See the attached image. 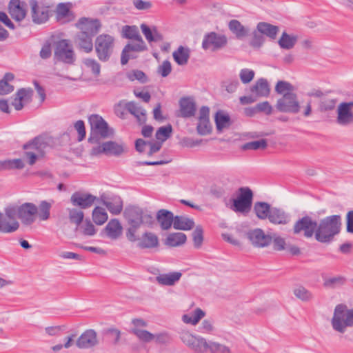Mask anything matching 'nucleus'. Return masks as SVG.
Segmentation results:
<instances>
[{
    "label": "nucleus",
    "instance_id": "58836bf2",
    "mask_svg": "<svg viewBox=\"0 0 353 353\" xmlns=\"http://www.w3.org/2000/svg\"><path fill=\"white\" fill-rule=\"evenodd\" d=\"M187 240L186 235L182 232H176L170 234L165 239V245L170 247L180 246L185 243Z\"/></svg>",
    "mask_w": 353,
    "mask_h": 353
},
{
    "label": "nucleus",
    "instance_id": "13d9d810",
    "mask_svg": "<svg viewBox=\"0 0 353 353\" xmlns=\"http://www.w3.org/2000/svg\"><path fill=\"white\" fill-rule=\"evenodd\" d=\"M70 5L69 3H59L57 6L56 13L58 19H65L70 16L71 14Z\"/></svg>",
    "mask_w": 353,
    "mask_h": 353
},
{
    "label": "nucleus",
    "instance_id": "9b49d317",
    "mask_svg": "<svg viewBox=\"0 0 353 353\" xmlns=\"http://www.w3.org/2000/svg\"><path fill=\"white\" fill-rule=\"evenodd\" d=\"M123 152L124 148L122 144H119L113 141H109L103 143L101 145L93 147L90 151V154L97 156L104 154L107 156L119 157Z\"/></svg>",
    "mask_w": 353,
    "mask_h": 353
},
{
    "label": "nucleus",
    "instance_id": "aec40b11",
    "mask_svg": "<svg viewBox=\"0 0 353 353\" xmlns=\"http://www.w3.org/2000/svg\"><path fill=\"white\" fill-rule=\"evenodd\" d=\"M180 339L188 347L195 351L201 352L202 345H206L207 341L201 337H196L189 332L184 331L180 334Z\"/></svg>",
    "mask_w": 353,
    "mask_h": 353
},
{
    "label": "nucleus",
    "instance_id": "e433bc0d",
    "mask_svg": "<svg viewBox=\"0 0 353 353\" xmlns=\"http://www.w3.org/2000/svg\"><path fill=\"white\" fill-rule=\"evenodd\" d=\"M205 315L201 308H196L192 314H185L182 316V320L185 323L196 325Z\"/></svg>",
    "mask_w": 353,
    "mask_h": 353
},
{
    "label": "nucleus",
    "instance_id": "5701e85b",
    "mask_svg": "<svg viewBox=\"0 0 353 353\" xmlns=\"http://www.w3.org/2000/svg\"><path fill=\"white\" fill-rule=\"evenodd\" d=\"M202 48L204 50L216 51L221 48V35L214 32L205 34L202 41Z\"/></svg>",
    "mask_w": 353,
    "mask_h": 353
},
{
    "label": "nucleus",
    "instance_id": "4d7b16f0",
    "mask_svg": "<svg viewBox=\"0 0 353 353\" xmlns=\"http://www.w3.org/2000/svg\"><path fill=\"white\" fill-rule=\"evenodd\" d=\"M172 132V128L170 124H168L165 126L160 127L156 132V139L158 140H161V141H165L171 136Z\"/></svg>",
    "mask_w": 353,
    "mask_h": 353
},
{
    "label": "nucleus",
    "instance_id": "864d4df0",
    "mask_svg": "<svg viewBox=\"0 0 353 353\" xmlns=\"http://www.w3.org/2000/svg\"><path fill=\"white\" fill-rule=\"evenodd\" d=\"M294 294L296 298L303 301H308L312 298V293L302 285L294 288Z\"/></svg>",
    "mask_w": 353,
    "mask_h": 353
},
{
    "label": "nucleus",
    "instance_id": "7ed1b4c3",
    "mask_svg": "<svg viewBox=\"0 0 353 353\" xmlns=\"http://www.w3.org/2000/svg\"><path fill=\"white\" fill-rule=\"evenodd\" d=\"M123 216L130 225L126 232V237L131 242L137 241L138 239L136 232L143 223H150L152 221V216L145 213L141 208L137 206L126 207L123 212Z\"/></svg>",
    "mask_w": 353,
    "mask_h": 353
},
{
    "label": "nucleus",
    "instance_id": "0e129e2a",
    "mask_svg": "<svg viewBox=\"0 0 353 353\" xmlns=\"http://www.w3.org/2000/svg\"><path fill=\"white\" fill-rule=\"evenodd\" d=\"M265 42V37L259 33L257 30L253 32L252 39L250 41V45L254 48H259Z\"/></svg>",
    "mask_w": 353,
    "mask_h": 353
},
{
    "label": "nucleus",
    "instance_id": "0eeeda50",
    "mask_svg": "<svg viewBox=\"0 0 353 353\" xmlns=\"http://www.w3.org/2000/svg\"><path fill=\"white\" fill-rule=\"evenodd\" d=\"M114 47V39L108 34H101L97 37L94 49L98 59L106 62L110 59Z\"/></svg>",
    "mask_w": 353,
    "mask_h": 353
},
{
    "label": "nucleus",
    "instance_id": "5fc2aeb1",
    "mask_svg": "<svg viewBox=\"0 0 353 353\" xmlns=\"http://www.w3.org/2000/svg\"><path fill=\"white\" fill-rule=\"evenodd\" d=\"M323 286L328 288H335L337 286L343 285L345 282L343 276H338L332 278L324 279Z\"/></svg>",
    "mask_w": 353,
    "mask_h": 353
},
{
    "label": "nucleus",
    "instance_id": "c9c22d12",
    "mask_svg": "<svg viewBox=\"0 0 353 353\" xmlns=\"http://www.w3.org/2000/svg\"><path fill=\"white\" fill-rule=\"evenodd\" d=\"M194 226L192 219L185 216H174V228L181 230H190Z\"/></svg>",
    "mask_w": 353,
    "mask_h": 353
},
{
    "label": "nucleus",
    "instance_id": "de8ad7c7",
    "mask_svg": "<svg viewBox=\"0 0 353 353\" xmlns=\"http://www.w3.org/2000/svg\"><path fill=\"white\" fill-rule=\"evenodd\" d=\"M92 219L97 225H103L108 220V214L105 209L96 207L92 211Z\"/></svg>",
    "mask_w": 353,
    "mask_h": 353
},
{
    "label": "nucleus",
    "instance_id": "79ce46f5",
    "mask_svg": "<svg viewBox=\"0 0 353 353\" xmlns=\"http://www.w3.org/2000/svg\"><path fill=\"white\" fill-rule=\"evenodd\" d=\"M230 30L235 34L237 38L245 37L248 34V30L236 19H232L228 24Z\"/></svg>",
    "mask_w": 353,
    "mask_h": 353
},
{
    "label": "nucleus",
    "instance_id": "f8f14e48",
    "mask_svg": "<svg viewBox=\"0 0 353 353\" xmlns=\"http://www.w3.org/2000/svg\"><path fill=\"white\" fill-rule=\"evenodd\" d=\"M38 208L32 203H24L19 205V219L23 225L31 226L36 221Z\"/></svg>",
    "mask_w": 353,
    "mask_h": 353
},
{
    "label": "nucleus",
    "instance_id": "37998d69",
    "mask_svg": "<svg viewBox=\"0 0 353 353\" xmlns=\"http://www.w3.org/2000/svg\"><path fill=\"white\" fill-rule=\"evenodd\" d=\"M268 147V141L266 139H260L251 142H248L240 146L242 150H264Z\"/></svg>",
    "mask_w": 353,
    "mask_h": 353
},
{
    "label": "nucleus",
    "instance_id": "423d86ee",
    "mask_svg": "<svg viewBox=\"0 0 353 353\" xmlns=\"http://www.w3.org/2000/svg\"><path fill=\"white\" fill-rule=\"evenodd\" d=\"M54 47V59L56 61L72 65L76 61V55L68 39H58L53 43Z\"/></svg>",
    "mask_w": 353,
    "mask_h": 353
},
{
    "label": "nucleus",
    "instance_id": "a211bd4d",
    "mask_svg": "<svg viewBox=\"0 0 353 353\" xmlns=\"http://www.w3.org/2000/svg\"><path fill=\"white\" fill-rule=\"evenodd\" d=\"M97 332L92 329L85 330L78 338L76 345L81 349H87L92 347L98 344Z\"/></svg>",
    "mask_w": 353,
    "mask_h": 353
},
{
    "label": "nucleus",
    "instance_id": "39448f33",
    "mask_svg": "<svg viewBox=\"0 0 353 353\" xmlns=\"http://www.w3.org/2000/svg\"><path fill=\"white\" fill-rule=\"evenodd\" d=\"M91 128V135L88 141L91 143H98L99 138L106 139L111 137L114 131L110 128L108 123L99 114H91L88 118Z\"/></svg>",
    "mask_w": 353,
    "mask_h": 353
},
{
    "label": "nucleus",
    "instance_id": "bb28decb",
    "mask_svg": "<svg viewBox=\"0 0 353 353\" xmlns=\"http://www.w3.org/2000/svg\"><path fill=\"white\" fill-rule=\"evenodd\" d=\"M104 231L110 239L116 240L122 234L123 227L117 219H112L106 225Z\"/></svg>",
    "mask_w": 353,
    "mask_h": 353
},
{
    "label": "nucleus",
    "instance_id": "4be33fe9",
    "mask_svg": "<svg viewBox=\"0 0 353 353\" xmlns=\"http://www.w3.org/2000/svg\"><path fill=\"white\" fill-rule=\"evenodd\" d=\"M26 3L20 0H11L8 5L9 13L12 18L21 21L26 15Z\"/></svg>",
    "mask_w": 353,
    "mask_h": 353
},
{
    "label": "nucleus",
    "instance_id": "69168bd1",
    "mask_svg": "<svg viewBox=\"0 0 353 353\" xmlns=\"http://www.w3.org/2000/svg\"><path fill=\"white\" fill-rule=\"evenodd\" d=\"M255 75L254 70L244 68L240 71L239 77L243 83L247 84L252 81Z\"/></svg>",
    "mask_w": 353,
    "mask_h": 353
},
{
    "label": "nucleus",
    "instance_id": "2eb2a0df",
    "mask_svg": "<svg viewBox=\"0 0 353 353\" xmlns=\"http://www.w3.org/2000/svg\"><path fill=\"white\" fill-rule=\"evenodd\" d=\"M135 41H137V43H128L123 48L121 56V63L122 65L127 64L130 59L137 58V56L134 55L132 52H139L147 50V46L142 38L141 40Z\"/></svg>",
    "mask_w": 353,
    "mask_h": 353
},
{
    "label": "nucleus",
    "instance_id": "c85d7f7f",
    "mask_svg": "<svg viewBox=\"0 0 353 353\" xmlns=\"http://www.w3.org/2000/svg\"><path fill=\"white\" fill-rule=\"evenodd\" d=\"M138 247L141 249H151L158 247V236L152 232H145L141 238H138Z\"/></svg>",
    "mask_w": 353,
    "mask_h": 353
},
{
    "label": "nucleus",
    "instance_id": "f704fd0d",
    "mask_svg": "<svg viewBox=\"0 0 353 353\" xmlns=\"http://www.w3.org/2000/svg\"><path fill=\"white\" fill-rule=\"evenodd\" d=\"M141 29L145 39L149 43L152 41H161L163 40V35L157 30V28L155 26L151 29L146 24L142 23L141 25Z\"/></svg>",
    "mask_w": 353,
    "mask_h": 353
},
{
    "label": "nucleus",
    "instance_id": "b1692460",
    "mask_svg": "<svg viewBox=\"0 0 353 353\" xmlns=\"http://www.w3.org/2000/svg\"><path fill=\"white\" fill-rule=\"evenodd\" d=\"M347 310V306L343 304H339L336 306L334 316L332 320L333 328L341 333L344 332L343 317L345 312Z\"/></svg>",
    "mask_w": 353,
    "mask_h": 353
},
{
    "label": "nucleus",
    "instance_id": "72a5a7b5",
    "mask_svg": "<svg viewBox=\"0 0 353 353\" xmlns=\"http://www.w3.org/2000/svg\"><path fill=\"white\" fill-rule=\"evenodd\" d=\"M174 61L179 65H185L188 63L190 57V50L188 47L180 46L172 53Z\"/></svg>",
    "mask_w": 353,
    "mask_h": 353
},
{
    "label": "nucleus",
    "instance_id": "a878e982",
    "mask_svg": "<svg viewBox=\"0 0 353 353\" xmlns=\"http://www.w3.org/2000/svg\"><path fill=\"white\" fill-rule=\"evenodd\" d=\"M125 109L132 114L137 120L139 125L145 124L147 120L146 111L134 101L128 102Z\"/></svg>",
    "mask_w": 353,
    "mask_h": 353
},
{
    "label": "nucleus",
    "instance_id": "ddd939ff",
    "mask_svg": "<svg viewBox=\"0 0 353 353\" xmlns=\"http://www.w3.org/2000/svg\"><path fill=\"white\" fill-rule=\"evenodd\" d=\"M31 17L36 24H42L48 21L50 16V6L39 5L37 0H30Z\"/></svg>",
    "mask_w": 353,
    "mask_h": 353
},
{
    "label": "nucleus",
    "instance_id": "bf43d9fd",
    "mask_svg": "<svg viewBox=\"0 0 353 353\" xmlns=\"http://www.w3.org/2000/svg\"><path fill=\"white\" fill-rule=\"evenodd\" d=\"M5 219L8 222H12L16 220V216L19 218V205H10L5 208L3 214Z\"/></svg>",
    "mask_w": 353,
    "mask_h": 353
},
{
    "label": "nucleus",
    "instance_id": "09e8293b",
    "mask_svg": "<svg viewBox=\"0 0 353 353\" xmlns=\"http://www.w3.org/2000/svg\"><path fill=\"white\" fill-rule=\"evenodd\" d=\"M52 204L46 201H42L38 208L37 215L41 221H46L50 216Z\"/></svg>",
    "mask_w": 353,
    "mask_h": 353
},
{
    "label": "nucleus",
    "instance_id": "4468645a",
    "mask_svg": "<svg viewBox=\"0 0 353 353\" xmlns=\"http://www.w3.org/2000/svg\"><path fill=\"white\" fill-rule=\"evenodd\" d=\"M245 236L250 243L255 248H265L271 244L272 237L265 234L264 231L260 228H255L248 230Z\"/></svg>",
    "mask_w": 353,
    "mask_h": 353
},
{
    "label": "nucleus",
    "instance_id": "cd10ccee",
    "mask_svg": "<svg viewBox=\"0 0 353 353\" xmlns=\"http://www.w3.org/2000/svg\"><path fill=\"white\" fill-rule=\"evenodd\" d=\"M101 201L111 214L117 215L121 212L123 210V201L119 196H114L108 199L104 196H101Z\"/></svg>",
    "mask_w": 353,
    "mask_h": 353
},
{
    "label": "nucleus",
    "instance_id": "3c124183",
    "mask_svg": "<svg viewBox=\"0 0 353 353\" xmlns=\"http://www.w3.org/2000/svg\"><path fill=\"white\" fill-rule=\"evenodd\" d=\"M336 102V99L322 98L319 102V109L321 112L333 110Z\"/></svg>",
    "mask_w": 353,
    "mask_h": 353
},
{
    "label": "nucleus",
    "instance_id": "4c0bfd02",
    "mask_svg": "<svg viewBox=\"0 0 353 353\" xmlns=\"http://www.w3.org/2000/svg\"><path fill=\"white\" fill-rule=\"evenodd\" d=\"M271 208L270 204L266 202L258 201L254 203L253 210L259 219L264 220L268 217Z\"/></svg>",
    "mask_w": 353,
    "mask_h": 353
},
{
    "label": "nucleus",
    "instance_id": "8fccbe9b",
    "mask_svg": "<svg viewBox=\"0 0 353 353\" xmlns=\"http://www.w3.org/2000/svg\"><path fill=\"white\" fill-rule=\"evenodd\" d=\"M131 332L133 333L140 341L145 343L151 342L156 338L155 334L142 329L132 328Z\"/></svg>",
    "mask_w": 353,
    "mask_h": 353
},
{
    "label": "nucleus",
    "instance_id": "9d476101",
    "mask_svg": "<svg viewBox=\"0 0 353 353\" xmlns=\"http://www.w3.org/2000/svg\"><path fill=\"white\" fill-rule=\"evenodd\" d=\"M300 105L297 96L292 92H285L278 99L276 108L281 112L296 114L300 110Z\"/></svg>",
    "mask_w": 353,
    "mask_h": 353
},
{
    "label": "nucleus",
    "instance_id": "dca6fc26",
    "mask_svg": "<svg viewBox=\"0 0 353 353\" xmlns=\"http://www.w3.org/2000/svg\"><path fill=\"white\" fill-rule=\"evenodd\" d=\"M353 101L342 102L337 109L336 122L341 125H347L353 122Z\"/></svg>",
    "mask_w": 353,
    "mask_h": 353
},
{
    "label": "nucleus",
    "instance_id": "c756f323",
    "mask_svg": "<svg viewBox=\"0 0 353 353\" xmlns=\"http://www.w3.org/2000/svg\"><path fill=\"white\" fill-rule=\"evenodd\" d=\"M256 30L263 37L266 36L270 39L274 40L279 32V28L268 22H259L256 26Z\"/></svg>",
    "mask_w": 353,
    "mask_h": 353
},
{
    "label": "nucleus",
    "instance_id": "f3484780",
    "mask_svg": "<svg viewBox=\"0 0 353 353\" xmlns=\"http://www.w3.org/2000/svg\"><path fill=\"white\" fill-rule=\"evenodd\" d=\"M32 94L33 90L31 88H20L13 95L11 104L16 110H21L23 109L24 104L32 101Z\"/></svg>",
    "mask_w": 353,
    "mask_h": 353
},
{
    "label": "nucleus",
    "instance_id": "ea45409f",
    "mask_svg": "<svg viewBox=\"0 0 353 353\" xmlns=\"http://www.w3.org/2000/svg\"><path fill=\"white\" fill-rule=\"evenodd\" d=\"M19 228V223L17 221L8 222L6 220L3 213L0 212V232L12 233L17 231Z\"/></svg>",
    "mask_w": 353,
    "mask_h": 353
},
{
    "label": "nucleus",
    "instance_id": "f257e3e1",
    "mask_svg": "<svg viewBox=\"0 0 353 353\" xmlns=\"http://www.w3.org/2000/svg\"><path fill=\"white\" fill-rule=\"evenodd\" d=\"M77 26L80 30L74 37L77 48L85 53L91 52L93 50V37L99 33L101 27L100 21L82 17Z\"/></svg>",
    "mask_w": 353,
    "mask_h": 353
},
{
    "label": "nucleus",
    "instance_id": "1a4fd4ad",
    "mask_svg": "<svg viewBox=\"0 0 353 353\" xmlns=\"http://www.w3.org/2000/svg\"><path fill=\"white\" fill-rule=\"evenodd\" d=\"M318 221L310 216L305 214L299 219L293 225L294 234H302L306 239L315 236Z\"/></svg>",
    "mask_w": 353,
    "mask_h": 353
},
{
    "label": "nucleus",
    "instance_id": "f03ea898",
    "mask_svg": "<svg viewBox=\"0 0 353 353\" xmlns=\"http://www.w3.org/2000/svg\"><path fill=\"white\" fill-rule=\"evenodd\" d=\"M341 225L340 215H331L322 219L318 222L315 239L321 243H331L340 233Z\"/></svg>",
    "mask_w": 353,
    "mask_h": 353
},
{
    "label": "nucleus",
    "instance_id": "c03bdc74",
    "mask_svg": "<svg viewBox=\"0 0 353 353\" xmlns=\"http://www.w3.org/2000/svg\"><path fill=\"white\" fill-rule=\"evenodd\" d=\"M296 42V37L289 35L287 32H283L279 40V45L283 49L292 48Z\"/></svg>",
    "mask_w": 353,
    "mask_h": 353
},
{
    "label": "nucleus",
    "instance_id": "49530a36",
    "mask_svg": "<svg viewBox=\"0 0 353 353\" xmlns=\"http://www.w3.org/2000/svg\"><path fill=\"white\" fill-rule=\"evenodd\" d=\"M77 230L81 234L85 236H94L96 234V229L90 219H85L79 226L77 227Z\"/></svg>",
    "mask_w": 353,
    "mask_h": 353
},
{
    "label": "nucleus",
    "instance_id": "338daca9",
    "mask_svg": "<svg viewBox=\"0 0 353 353\" xmlns=\"http://www.w3.org/2000/svg\"><path fill=\"white\" fill-rule=\"evenodd\" d=\"M172 71V65L170 61L165 60L163 63L158 67L157 72L162 77H168Z\"/></svg>",
    "mask_w": 353,
    "mask_h": 353
},
{
    "label": "nucleus",
    "instance_id": "393cba45",
    "mask_svg": "<svg viewBox=\"0 0 353 353\" xmlns=\"http://www.w3.org/2000/svg\"><path fill=\"white\" fill-rule=\"evenodd\" d=\"M250 91L258 97H267L270 92L269 83L266 79L260 78L250 88Z\"/></svg>",
    "mask_w": 353,
    "mask_h": 353
},
{
    "label": "nucleus",
    "instance_id": "e2e57ef3",
    "mask_svg": "<svg viewBox=\"0 0 353 353\" xmlns=\"http://www.w3.org/2000/svg\"><path fill=\"white\" fill-rule=\"evenodd\" d=\"M294 86L289 82L285 81H279L275 86V91L278 94H285V92H292Z\"/></svg>",
    "mask_w": 353,
    "mask_h": 353
},
{
    "label": "nucleus",
    "instance_id": "6e6d98bb",
    "mask_svg": "<svg viewBox=\"0 0 353 353\" xmlns=\"http://www.w3.org/2000/svg\"><path fill=\"white\" fill-rule=\"evenodd\" d=\"M56 41L54 40V37H52L50 39L46 41L44 44L43 45L41 50L39 52V55L41 59H47L50 58L52 55V45L53 43Z\"/></svg>",
    "mask_w": 353,
    "mask_h": 353
},
{
    "label": "nucleus",
    "instance_id": "473e14b6",
    "mask_svg": "<svg viewBox=\"0 0 353 353\" xmlns=\"http://www.w3.org/2000/svg\"><path fill=\"white\" fill-rule=\"evenodd\" d=\"M274 224L285 225L288 223L289 217L288 214L281 209L277 208H272L267 218Z\"/></svg>",
    "mask_w": 353,
    "mask_h": 353
},
{
    "label": "nucleus",
    "instance_id": "2f4dec72",
    "mask_svg": "<svg viewBox=\"0 0 353 353\" xmlns=\"http://www.w3.org/2000/svg\"><path fill=\"white\" fill-rule=\"evenodd\" d=\"M182 274L179 272H172L168 274H161L156 277L157 282L161 285L172 286L178 282Z\"/></svg>",
    "mask_w": 353,
    "mask_h": 353
},
{
    "label": "nucleus",
    "instance_id": "a18cd8bd",
    "mask_svg": "<svg viewBox=\"0 0 353 353\" xmlns=\"http://www.w3.org/2000/svg\"><path fill=\"white\" fill-rule=\"evenodd\" d=\"M68 217L70 223H74L77 227L83 221L84 213L82 210L77 208H68Z\"/></svg>",
    "mask_w": 353,
    "mask_h": 353
},
{
    "label": "nucleus",
    "instance_id": "412c9836",
    "mask_svg": "<svg viewBox=\"0 0 353 353\" xmlns=\"http://www.w3.org/2000/svg\"><path fill=\"white\" fill-rule=\"evenodd\" d=\"M96 197L90 194L76 192L72 194L70 201L73 205L86 209L91 207Z\"/></svg>",
    "mask_w": 353,
    "mask_h": 353
},
{
    "label": "nucleus",
    "instance_id": "6ab92c4d",
    "mask_svg": "<svg viewBox=\"0 0 353 353\" xmlns=\"http://www.w3.org/2000/svg\"><path fill=\"white\" fill-rule=\"evenodd\" d=\"M179 117L183 118H190L195 115L196 105L194 100L192 97H182L179 100Z\"/></svg>",
    "mask_w": 353,
    "mask_h": 353
},
{
    "label": "nucleus",
    "instance_id": "7c9ffc66",
    "mask_svg": "<svg viewBox=\"0 0 353 353\" xmlns=\"http://www.w3.org/2000/svg\"><path fill=\"white\" fill-rule=\"evenodd\" d=\"M157 219L162 230H168L174 223L173 213L164 209L159 210Z\"/></svg>",
    "mask_w": 353,
    "mask_h": 353
},
{
    "label": "nucleus",
    "instance_id": "052dcab7",
    "mask_svg": "<svg viewBox=\"0 0 353 353\" xmlns=\"http://www.w3.org/2000/svg\"><path fill=\"white\" fill-rule=\"evenodd\" d=\"M127 77L131 81L138 80L142 83H146L148 81V77L145 74L139 70H133L128 72L127 74Z\"/></svg>",
    "mask_w": 353,
    "mask_h": 353
},
{
    "label": "nucleus",
    "instance_id": "680f3d73",
    "mask_svg": "<svg viewBox=\"0 0 353 353\" xmlns=\"http://www.w3.org/2000/svg\"><path fill=\"white\" fill-rule=\"evenodd\" d=\"M197 132L201 135H206L210 133L212 127L209 119L199 120L196 126Z\"/></svg>",
    "mask_w": 353,
    "mask_h": 353
},
{
    "label": "nucleus",
    "instance_id": "603ef678",
    "mask_svg": "<svg viewBox=\"0 0 353 353\" xmlns=\"http://www.w3.org/2000/svg\"><path fill=\"white\" fill-rule=\"evenodd\" d=\"M194 247L199 249L203 241V230L201 225H197L192 234Z\"/></svg>",
    "mask_w": 353,
    "mask_h": 353
},
{
    "label": "nucleus",
    "instance_id": "774afa93",
    "mask_svg": "<svg viewBox=\"0 0 353 353\" xmlns=\"http://www.w3.org/2000/svg\"><path fill=\"white\" fill-rule=\"evenodd\" d=\"M84 64L90 68L94 75L100 74L101 66L100 64L93 59H87L84 61Z\"/></svg>",
    "mask_w": 353,
    "mask_h": 353
},
{
    "label": "nucleus",
    "instance_id": "20e7f679",
    "mask_svg": "<svg viewBox=\"0 0 353 353\" xmlns=\"http://www.w3.org/2000/svg\"><path fill=\"white\" fill-rule=\"evenodd\" d=\"M48 146L46 139L43 136H37L23 144V157L29 165H34L39 159H42Z\"/></svg>",
    "mask_w": 353,
    "mask_h": 353
},
{
    "label": "nucleus",
    "instance_id": "6e6552de",
    "mask_svg": "<svg viewBox=\"0 0 353 353\" xmlns=\"http://www.w3.org/2000/svg\"><path fill=\"white\" fill-rule=\"evenodd\" d=\"M253 192L248 187H241L239 189V194L232 199L231 209L235 212L247 215L252 209Z\"/></svg>",
    "mask_w": 353,
    "mask_h": 353
},
{
    "label": "nucleus",
    "instance_id": "a19ab883",
    "mask_svg": "<svg viewBox=\"0 0 353 353\" xmlns=\"http://www.w3.org/2000/svg\"><path fill=\"white\" fill-rule=\"evenodd\" d=\"M122 37L123 38L141 40L142 38L140 35L138 28L136 26H124L122 28Z\"/></svg>",
    "mask_w": 353,
    "mask_h": 353
}]
</instances>
